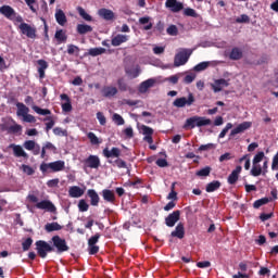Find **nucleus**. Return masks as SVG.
Here are the masks:
<instances>
[{
    "mask_svg": "<svg viewBox=\"0 0 278 278\" xmlns=\"http://www.w3.org/2000/svg\"><path fill=\"white\" fill-rule=\"evenodd\" d=\"M51 242L52 245L49 244V242L45 241V240H39L36 241V251L39 255V257H41L42 260H45V257H47L48 253H53L56 251V253L60 255L62 253H66V251H68V249H71L68 247V244L66 243V239H63L60 236H53L51 238Z\"/></svg>",
    "mask_w": 278,
    "mask_h": 278,
    "instance_id": "nucleus-1",
    "label": "nucleus"
},
{
    "mask_svg": "<svg viewBox=\"0 0 278 278\" xmlns=\"http://www.w3.org/2000/svg\"><path fill=\"white\" fill-rule=\"evenodd\" d=\"M102 155L109 160L108 163L112 164V166H117V168H127V162L121 159V150L117 147H113L111 150L109 148H104Z\"/></svg>",
    "mask_w": 278,
    "mask_h": 278,
    "instance_id": "nucleus-2",
    "label": "nucleus"
},
{
    "mask_svg": "<svg viewBox=\"0 0 278 278\" xmlns=\"http://www.w3.org/2000/svg\"><path fill=\"white\" fill-rule=\"evenodd\" d=\"M207 125H212V119L195 115L186 119L184 129H194V127H205Z\"/></svg>",
    "mask_w": 278,
    "mask_h": 278,
    "instance_id": "nucleus-3",
    "label": "nucleus"
},
{
    "mask_svg": "<svg viewBox=\"0 0 278 278\" xmlns=\"http://www.w3.org/2000/svg\"><path fill=\"white\" fill-rule=\"evenodd\" d=\"M190 55H192V52H188V50H182L178 52L174 58V66L179 67L188 64Z\"/></svg>",
    "mask_w": 278,
    "mask_h": 278,
    "instance_id": "nucleus-4",
    "label": "nucleus"
},
{
    "mask_svg": "<svg viewBox=\"0 0 278 278\" xmlns=\"http://www.w3.org/2000/svg\"><path fill=\"white\" fill-rule=\"evenodd\" d=\"M18 29L23 36H25L26 38H30V40H35L37 31L36 27H33L27 23H22L20 24Z\"/></svg>",
    "mask_w": 278,
    "mask_h": 278,
    "instance_id": "nucleus-5",
    "label": "nucleus"
},
{
    "mask_svg": "<svg viewBox=\"0 0 278 278\" xmlns=\"http://www.w3.org/2000/svg\"><path fill=\"white\" fill-rule=\"evenodd\" d=\"M194 101H195L194 94L192 92H190L188 94V98H186V97L177 98L173 104L175 108H186V105H188V108H190V105H192L194 103Z\"/></svg>",
    "mask_w": 278,
    "mask_h": 278,
    "instance_id": "nucleus-6",
    "label": "nucleus"
},
{
    "mask_svg": "<svg viewBox=\"0 0 278 278\" xmlns=\"http://www.w3.org/2000/svg\"><path fill=\"white\" fill-rule=\"evenodd\" d=\"M181 218V211L177 210L170 213L167 217H165L166 227H175L179 219Z\"/></svg>",
    "mask_w": 278,
    "mask_h": 278,
    "instance_id": "nucleus-7",
    "label": "nucleus"
},
{
    "mask_svg": "<svg viewBox=\"0 0 278 278\" xmlns=\"http://www.w3.org/2000/svg\"><path fill=\"white\" fill-rule=\"evenodd\" d=\"M36 207L37 210H46V212H51L52 214H54V212H56L58 210L55 207V204H53V202L49 200H42L40 202H37Z\"/></svg>",
    "mask_w": 278,
    "mask_h": 278,
    "instance_id": "nucleus-8",
    "label": "nucleus"
},
{
    "mask_svg": "<svg viewBox=\"0 0 278 278\" xmlns=\"http://www.w3.org/2000/svg\"><path fill=\"white\" fill-rule=\"evenodd\" d=\"M85 166L87 168H99L101 166V159L91 154L85 160Z\"/></svg>",
    "mask_w": 278,
    "mask_h": 278,
    "instance_id": "nucleus-9",
    "label": "nucleus"
},
{
    "mask_svg": "<svg viewBox=\"0 0 278 278\" xmlns=\"http://www.w3.org/2000/svg\"><path fill=\"white\" fill-rule=\"evenodd\" d=\"M101 94L105 99H112V97H116V94H118V89L114 86H104L101 89Z\"/></svg>",
    "mask_w": 278,
    "mask_h": 278,
    "instance_id": "nucleus-10",
    "label": "nucleus"
},
{
    "mask_svg": "<svg viewBox=\"0 0 278 278\" xmlns=\"http://www.w3.org/2000/svg\"><path fill=\"white\" fill-rule=\"evenodd\" d=\"M172 238H178V240H184L186 238V228L184 223L177 224L175 230L170 232Z\"/></svg>",
    "mask_w": 278,
    "mask_h": 278,
    "instance_id": "nucleus-11",
    "label": "nucleus"
},
{
    "mask_svg": "<svg viewBox=\"0 0 278 278\" xmlns=\"http://www.w3.org/2000/svg\"><path fill=\"white\" fill-rule=\"evenodd\" d=\"M0 14L9 18V21H14V16H16V11L10 5H2L0 7Z\"/></svg>",
    "mask_w": 278,
    "mask_h": 278,
    "instance_id": "nucleus-12",
    "label": "nucleus"
},
{
    "mask_svg": "<svg viewBox=\"0 0 278 278\" xmlns=\"http://www.w3.org/2000/svg\"><path fill=\"white\" fill-rule=\"evenodd\" d=\"M211 86H212V90L214 92H220L223 90V88H228L229 80H227L225 78L216 79L214 81V84H212Z\"/></svg>",
    "mask_w": 278,
    "mask_h": 278,
    "instance_id": "nucleus-13",
    "label": "nucleus"
},
{
    "mask_svg": "<svg viewBox=\"0 0 278 278\" xmlns=\"http://www.w3.org/2000/svg\"><path fill=\"white\" fill-rule=\"evenodd\" d=\"M240 173H242V166L238 165L228 176L227 181L230 186H235V184L238 182V179L240 178Z\"/></svg>",
    "mask_w": 278,
    "mask_h": 278,
    "instance_id": "nucleus-14",
    "label": "nucleus"
},
{
    "mask_svg": "<svg viewBox=\"0 0 278 278\" xmlns=\"http://www.w3.org/2000/svg\"><path fill=\"white\" fill-rule=\"evenodd\" d=\"M251 122H243L239 124L230 131V137L238 136V134H243V131H247V129H251Z\"/></svg>",
    "mask_w": 278,
    "mask_h": 278,
    "instance_id": "nucleus-15",
    "label": "nucleus"
},
{
    "mask_svg": "<svg viewBox=\"0 0 278 278\" xmlns=\"http://www.w3.org/2000/svg\"><path fill=\"white\" fill-rule=\"evenodd\" d=\"M165 5L169 8L172 12H181V10H184V3L177 0H166Z\"/></svg>",
    "mask_w": 278,
    "mask_h": 278,
    "instance_id": "nucleus-16",
    "label": "nucleus"
},
{
    "mask_svg": "<svg viewBox=\"0 0 278 278\" xmlns=\"http://www.w3.org/2000/svg\"><path fill=\"white\" fill-rule=\"evenodd\" d=\"M87 197H89L90 205H92V207H97L99 205V201H101V198L99 197V193H97L94 189H88Z\"/></svg>",
    "mask_w": 278,
    "mask_h": 278,
    "instance_id": "nucleus-17",
    "label": "nucleus"
},
{
    "mask_svg": "<svg viewBox=\"0 0 278 278\" xmlns=\"http://www.w3.org/2000/svg\"><path fill=\"white\" fill-rule=\"evenodd\" d=\"M61 101H65V103L61 104L63 112H73V104L71 103V98L66 93H62L60 96Z\"/></svg>",
    "mask_w": 278,
    "mask_h": 278,
    "instance_id": "nucleus-18",
    "label": "nucleus"
},
{
    "mask_svg": "<svg viewBox=\"0 0 278 278\" xmlns=\"http://www.w3.org/2000/svg\"><path fill=\"white\" fill-rule=\"evenodd\" d=\"M102 198L106 203H111L112 205L116 203V194H114V191L110 189L102 190Z\"/></svg>",
    "mask_w": 278,
    "mask_h": 278,
    "instance_id": "nucleus-19",
    "label": "nucleus"
},
{
    "mask_svg": "<svg viewBox=\"0 0 278 278\" xmlns=\"http://www.w3.org/2000/svg\"><path fill=\"white\" fill-rule=\"evenodd\" d=\"M10 149H13V154L15 157H25V160H27V157H29V155H27V152H25V150H23V147H21V146L11 143Z\"/></svg>",
    "mask_w": 278,
    "mask_h": 278,
    "instance_id": "nucleus-20",
    "label": "nucleus"
},
{
    "mask_svg": "<svg viewBox=\"0 0 278 278\" xmlns=\"http://www.w3.org/2000/svg\"><path fill=\"white\" fill-rule=\"evenodd\" d=\"M98 14H99V16H100L101 18H103L104 21H114L115 16H116V15L112 12V10L105 9V8L100 9V10L98 11Z\"/></svg>",
    "mask_w": 278,
    "mask_h": 278,
    "instance_id": "nucleus-21",
    "label": "nucleus"
},
{
    "mask_svg": "<svg viewBox=\"0 0 278 278\" xmlns=\"http://www.w3.org/2000/svg\"><path fill=\"white\" fill-rule=\"evenodd\" d=\"M127 40H129V36L118 34L112 38L111 45L112 47H121L124 42H127Z\"/></svg>",
    "mask_w": 278,
    "mask_h": 278,
    "instance_id": "nucleus-22",
    "label": "nucleus"
},
{
    "mask_svg": "<svg viewBox=\"0 0 278 278\" xmlns=\"http://www.w3.org/2000/svg\"><path fill=\"white\" fill-rule=\"evenodd\" d=\"M68 195L72 199H79V197H84V189H81L79 186H73L68 190Z\"/></svg>",
    "mask_w": 278,
    "mask_h": 278,
    "instance_id": "nucleus-23",
    "label": "nucleus"
},
{
    "mask_svg": "<svg viewBox=\"0 0 278 278\" xmlns=\"http://www.w3.org/2000/svg\"><path fill=\"white\" fill-rule=\"evenodd\" d=\"M228 58H229V60H233V61L242 60V58H243L242 49H240L238 47L232 48Z\"/></svg>",
    "mask_w": 278,
    "mask_h": 278,
    "instance_id": "nucleus-24",
    "label": "nucleus"
},
{
    "mask_svg": "<svg viewBox=\"0 0 278 278\" xmlns=\"http://www.w3.org/2000/svg\"><path fill=\"white\" fill-rule=\"evenodd\" d=\"M37 64H38L39 79H45V71H46V68H49V63H47L45 60L40 59L37 61Z\"/></svg>",
    "mask_w": 278,
    "mask_h": 278,
    "instance_id": "nucleus-25",
    "label": "nucleus"
},
{
    "mask_svg": "<svg viewBox=\"0 0 278 278\" xmlns=\"http://www.w3.org/2000/svg\"><path fill=\"white\" fill-rule=\"evenodd\" d=\"M55 21L61 25V27H64L67 23L66 14L61 9L56 10L55 12Z\"/></svg>",
    "mask_w": 278,
    "mask_h": 278,
    "instance_id": "nucleus-26",
    "label": "nucleus"
},
{
    "mask_svg": "<svg viewBox=\"0 0 278 278\" xmlns=\"http://www.w3.org/2000/svg\"><path fill=\"white\" fill-rule=\"evenodd\" d=\"M45 229H46L47 233H52V231H62L63 226L56 222H53V223L46 224Z\"/></svg>",
    "mask_w": 278,
    "mask_h": 278,
    "instance_id": "nucleus-27",
    "label": "nucleus"
},
{
    "mask_svg": "<svg viewBox=\"0 0 278 278\" xmlns=\"http://www.w3.org/2000/svg\"><path fill=\"white\" fill-rule=\"evenodd\" d=\"M153 86H155V79L149 78L140 84L139 91L147 92V90H149V88H153Z\"/></svg>",
    "mask_w": 278,
    "mask_h": 278,
    "instance_id": "nucleus-28",
    "label": "nucleus"
},
{
    "mask_svg": "<svg viewBox=\"0 0 278 278\" xmlns=\"http://www.w3.org/2000/svg\"><path fill=\"white\" fill-rule=\"evenodd\" d=\"M49 166L52 173H60V170H62L65 167V163L64 161H55L49 163Z\"/></svg>",
    "mask_w": 278,
    "mask_h": 278,
    "instance_id": "nucleus-29",
    "label": "nucleus"
},
{
    "mask_svg": "<svg viewBox=\"0 0 278 278\" xmlns=\"http://www.w3.org/2000/svg\"><path fill=\"white\" fill-rule=\"evenodd\" d=\"M76 31L77 34H79L80 36H84L86 34H90L92 31V26L88 25V24H78L76 26Z\"/></svg>",
    "mask_w": 278,
    "mask_h": 278,
    "instance_id": "nucleus-30",
    "label": "nucleus"
},
{
    "mask_svg": "<svg viewBox=\"0 0 278 278\" xmlns=\"http://www.w3.org/2000/svg\"><path fill=\"white\" fill-rule=\"evenodd\" d=\"M47 151H52V153H56L58 148H55L53 146V143L51 142H46L45 146L41 149V159L45 160L46 155H47Z\"/></svg>",
    "mask_w": 278,
    "mask_h": 278,
    "instance_id": "nucleus-31",
    "label": "nucleus"
},
{
    "mask_svg": "<svg viewBox=\"0 0 278 278\" xmlns=\"http://www.w3.org/2000/svg\"><path fill=\"white\" fill-rule=\"evenodd\" d=\"M16 108H17V116H23V118L29 114V108H27L23 102H17L16 103Z\"/></svg>",
    "mask_w": 278,
    "mask_h": 278,
    "instance_id": "nucleus-32",
    "label": "nucleus"
},
{
    "mask_svg": "<svg viewBox=\"0 0 278 278\" xmlns=\"http://www.w3.org/2000/svg\"><path fill=\"white\" fill-rule=\"evenodd\" d=\"M54 38L59 45H62V42H66V40H68V36H66V31H64L63 29L56 30Z\"/></svg>",
    "mask_w": 278,
    "mask_h": 278,
    "instance_id": "nucleus-33",
    "label": "nucleus"
},
{
    "mask_svg": "<svg viewBox=\"0 0 278 278\" xmlns=\"http://www.w3.org/2000/svg\"><path fill=\"white\" fill-rule=\"evenodd\" d=\"M270 201H273V198L258 199V200L254 201L253 207H254V210H260V207H262V205H266V204L270 203Z\"/></svg>",
    "mask_w": 278,
    "mask_h": 278,
    "instance_id": "nucleus-34",
    "label": "nucleus"
},
{
    "mask_svg": "<svg viewBox=\"0 0 278 278\" xmlns=\"http://www.w3.org/2000/svg\"><path fill=\"white\" fill-rule=\"evenodd\" d=\"M151 21V17L144 16L139 18L140 25H146L143 29L146 31H149V29H153V23H149Z\"/></svg>",
    "mask_w": 278,
    "mask_h": 278,
    "instance_id": "nucleus-35",
    "label": "nucleus"
},
{
    "mask_svg": "<svg viewBox=\"0 0 278 278\" xmlns=\"http://www.w3.org/2000/svg\"><path fill=\"white\" fill-rule=\"evenodd\" d=\"M220 188V182L218 180H213L206 185V192H216Z\"/></svg>",
    "mask_w": 278,
    "mask_h": 278,
    "instance_id": "nucleus-36",
    "label": "nucleus"
},
{
    "mask_svg": "<svg viewBox=\"0 0 278 278\" xmlns=\"http://www.w3.org/2000/svg\"><path fill=\"white\" fill-rule=\"evenodd\" d=\"M105 48H91L88 50V55H91L92 58H97V55H103L105 53Z\"/></svg>",
    "mask_w": 278,
    "mask_h": 278,
    "instance_id": "nucleus-37",
    "label": "nucleus"
},
{
    "mask_svg": "<svg viewBox=\"0 0 278 278\" xmlns=\"http://www.w3.org/2000/svg\"><path fill=\"white\" fill-rule=\"evenodd\" d=\"M77 12H78L79 16H81V18H83L84 21H87V23L92 22V17L90 16V14H88V13L86 12V10H85L84 8L78 7V8H77Z\"/></svg>",
    "mask_w": 278,
    "mask_h": 278,
    "instance_id": "nucleus-38",
    "label": "nucleus"
},
{
    "mask_svg": "<svg viewBox=\"0 0 278 278\" xmlns=\"http://www.w3.org/2000/svg\"><path fill=\"white\" fill-rule=\"evenodd\" d=\"M33 110L34 112H36V114H39L40 116H49V114H51V110L41 109L40 106H37V105H34Z\"/></svg>",
    "mask_w": 278,
    "mask_h": 278,
    "instance_id": "nucleus-39",
    "label": "nucleus"
},
{
    "mask_svg": "<svg viewBox=\"0 0 278 278\" xmlns=\"http://www.w3.org/2000/svg\"><path fill=\"white\" fill-rule=\"evenodd\" d=\"M212 173V167L206 166L203 167L202 169L198 170L195 173L197 177H210V174Z\"/></svg>",
    "mask_w": 278,
    "mask_h": 278,
    "instance_id": "nucleus-40",
    "label": "nucleus"
},
{
    "mask_svg": "<svg viewBox=\"0 0 278 278\" xmlns=\"http://www.w3.org/2000/svg\"><path fill=\"white\" fill-rule=\"evenodd\" d=\"M87 138H88V140H90L91 144H101V142H102L99 139V137H97V135H94V132H88Z\"/></svg>",
    "mask_w": 278,
    "mask_h": 278,
    "instance_id": "nucleus-41",
    "label": "nucleus"
},
{
    "mask_svg": "<svg viewBox=\"0 0 278 278\" xmlns=\"http://www.w3.org/2000/svg\"><path fill=\"white\" fill-rule=\"evenodd\" d=\"M79 47L75 45H68L67 46V53L68 55H79Z\"/></svg>",
    "mask_w": 278,
    "mask_h": 278,
    "instance_id": "nucleus-42",
    "label": "nucleus"
},
{
    "mask_svg": "<svg viewBox=\"0 0 278 278\" xmlns=\"http://www.w3.org/2000/svg\"><path fill=\"white\" fill-rule=\"evenodd\" d=\"M7 130L9 134H21V131H23V126L15 124L10 126Z\"/></svg>",
    "mask_w": 278,
    "mask_h": 278,
    "instance_id": "nucleus-43",
    "label": "nucleus"
},
{
    "mask_svg": "<svg viewBox=\"0 0 278 278\" xmlns=\"http://www.w3.org/2000/svg\"><path fill=\"white\" fill-rule=\"evenodd\" d=\"M208 66H210V62L204 61V62L197 64L193 67V71H195L197 73H201V71H205Z\"/></svg>",
    "mask_w": 278,
    "mask_h": 278,
    "instance_id": "nucleus-44",
    "label": "nucleus"
},
{
    "mask_svg": "<svg viewBox=\"0 0 278 278\" xmlns=\"http://www.w3.org/2000/svg\"><path fill=\"white\" fill-rule=\"evenodd\" d=\"M242 162H245L244 168L245 170H249V168H251V159H249V154H244L242 157L239 159V163L242 164Z\"/></svg>",
    "mask_w": 278,
    "mask_h": 278,
    "instance_id": "nucleus-45",
    "label": "nucleus"
},
{
    "mask_svg": "<svg viewBox=\"0 0 278 278\" xmlns=\"http://www.w3.org/2000/svg\"><path fill=\"white\" fill-rule=\"evenodd\" d=\"M43 121H48V123H46V131H51V129H53L55 125V121L53 119V117L48 116Z\"/></svg>",
    "mask_w": 278,
    "mask_h": 278,
    "instance_id": "nucleus-46",
    "label": "nucleus"
},
{
    "mask_svg": "<svg viewBox=\"0 0 278 278\" xmlns=\"http://www.w3.org/2000/svg\"><path fill=\"white\" fill-rule=\"evenodd\" d=\"M262 166L260 165H253L252 169L250 172V174L252 175V177H260V175H262Z\"/></svg>",
    "mask_w": 278,
    "mask_h": 278,
    "instance_id": "nucleus-47",
    "label": "nucleus"
},
{
    "mask_svg": "<svg viewBox=\"0 0 278 278\" xmlns=\"http://www.w3.org/2000/svg\"><path fill=\"white\" fill-rule=\"evenodd\" d=\"M31 244H34V239H31V237H28V238L22 243V249H23V251H29V249H31Z\"/></svg>",
    "mask_w": 278,
    "mask_h": 278,
    "instance_id": "nucleus-48",
    "label": "nucleus"
},
{
    "mask_svg": "<svg viewBox=\"0 0 278 278\" xmlns=\"http://www.w3.org/2000/svg\"><path fill=\"white\" fill-rule=\"evenodd\" d=\"M89 208H90V205L88 204V202H86V200H79L78 202L79 212H88Z\"/></svg>",
    "mask_w": 278,
    "mask_h": 278,
    "instance_id": "nucleus-49",
    "label": "nucleus"
},
{
    "mask_svg": "<svg viewBox=\"0 0 278 278\" xmlns=\"http://www.w3.org/2000/svg\"><path fill=\"white\" fill-rule=\"evenodd\" d=\"M113 122L115 123V125H125V119L123 118V116H121V114L114 113L113 114Z\"/></svg>",
    "mask_w": 278,
    "mask_h": 278,
    "instance_id": "nucleus-50",
    "label": "nucleus"
},
{
    "mask_svg": "<svg viewBox=\"0 0 278 278\" xmlns=\"http://www.w3.org/2000/svg\"><path fill=\"white\" fill-rule=\"evenodd\" d=\"M24 149H26V151H34L36 149V141H34V140L25 141Z\"/></svg>",
    "mask_w": 278,
    "mask_h": 278,
    "instance_id": "nucleus-51",
    "label": "nucleus"
},
{
    "mask_svg": "<svg viewBox=\"0 0 278 278\" xmlns=\"http://www.w3.org/2000/svg\"><path fill=\"white\" fill-rule=\"evenodd\" d=\"M212 149H216V144L214 143L202 144L199 147L198 151L200 152L212 151Z\"/></svg>",
    "mask_w": 278,
    "mask_h": 278,
    "instance_id": "nucleus-52",
    "label": "nucleus"
},
{
    "mask_svg": "<svg viewBox=\"0 0 278 278\" xmlns=\"http://www.w3.org/2000/svg\"><path fill=\"white\" fill-rule=\"evenodd\" d=\"M185 16H191L192 18H197L199 14H197V11L194 9L187 8L184 11Z\"/></svg>",
    "mask_w": 278,
    "mask_h": 278,
    "instance_id": "nucleus-53",
    "label": "nucleus"
},
{
    "mask_svg": "<svg viewBox=\"0 0 278 278\" xmlns=\"http://www.w3.org/2000/svg\"><path fill=\"white\" fill-rule=\"evenodd\" d=\"M99 238H101V233L97 232L94 236H92L88 240V247H92V245L97 244V242H99Z\"/></svg>",
    "mask_w": 278,
    "mask_h": 278,
    "instance_id": "nucleus-54",
    "label": "nucleus"
},
{
    "mask_svg": "<svg viewBox=\"0 0 278 278\" xmlns=\"http://www.w3.org/2000/svg\"><path fill=\"white\" fill-rule=\"evenodd\" d=\"M262 160H264V152H258L257 154L254 155V159L252 161L253 165H257L260 164V162H262Z\"/></svg>",
    "mask_w": 278,
    "mask_h": 278,
    "instance_id": "nucleus-55",
    "label": "nucleus"
},
{
    "mask_svg": "<svg viewBox=\"0 0 278 278\" xmlns=\"http://www.w3.org/2000/svg\"><path fill=\"white\" fill-rule=\"evenodd\" d=\"M166 33L168 36H177L179 34V29L175 25H170L167 29Z\"/></svg>",
    "mask_w": 278,
    "mask_h": 278,
    "instance_id": "nucleus-56",
    "label": "nucleus"
},
{
    "mask_svg": "<svg viewBox=\"0 0 278 278\" xmlns=\"http://www.w3.org/2000/svg\"><path fill=\"white\" fill-rule=\"evenodd\" d=\"M22 170H23V173H25L26 175H29V176H31V175H34V173H36V170L33 169L31 166L25 165V164L22 165Z\"/></svg>",
    "mask_w": 278,
    "mask_h": 278,
    "instance_id": "nucleus-57",
    "label": "nucleus"
},
{
    "mask_svg": "<svg viewBox=\"0 0 278 278\" xmlns=\"http://www.w3.org/2000/svg\"><path fill=\"white\" fill-rule=\"evenodd\" d=\"M117 86L122 92H127V83L123 78L117 80Z\"/></svg>",
    "mask_w": 278,
    "mask_h": 278,
    "instance_id": "nucleus-58",
    "label": "nucleus"
},
{
    "mask_svg": "<svg viewBox=\"0 0 278 278\" xmlns=\"http://www.w3.org/2000/svg\"><path fill=\"white\" fill-rule=\"evenodd\" d=\"M54 136H68V131L62 129V127L53 128Z\"/></svg>",
    "mask_w": 278,
    "mask_h": 278,
    "instance_id": "nucleus-59",
    "label": "nucleus"
},
{
    "mask_svg": "<svg viewBox=\"0 0 278 278\" xmlns=\"http://www.w3.org/2000/svg\"><path fill=\"white\" fill-rule=\"evenodd\" d=\"M231 127H233L232 123H228L225 128L220 131L218 138H225V136H227V132L229 131V129H231Z\"/></svg>",
    "mask_w": 278,
    "mask_h": 278,
    "instance_id": "nucleus-60",
    "label": "nucleus"
},
{
    "mask_svg": "<svg viewBox=\"0 0 278 278\" xmlns=\"http://www.w3.org/2000/svg\"><path fill=\"white\" fill-rule=\"evenodd\" d=\"M59 185H60V178H54L47 181L48 188H58Z\"/></svg>",
    "mask_w": 278,
    "mask_h": 278,
    "instance_id": "nucleus-61",
    "label": "nucleus"
},
{
    "mask_svg": "<svg viewBox=\"0 0 278 278\" xmlns=\"http://www.w3.org/2000/svg\"><path fill=\"white\" fill-rule=\"evenodd\" d=\"M172 191L168 193L167 199L172 201H177V193L175 192V182L170 187Z\"/></svg>",
    "mask_w": 278,
    "mask_h": 278,
    "instance_id": "nucleus-62",
    "label": "nucleus"
},
{
    "mask_svg": "<svg viewBox=\"0 0 278 278\" xmlns=\"http://www.w3.org/2000/svg\"><path fill=\"white\" fill-rule=\"evenodd\" d=\"M194 79H197V74H188L184 78V84H192V81H194Z\"/></svg>",
    "mask_w": 278,
    "mask_h": 278,
    "instance_id": "nucleus-63",
    "label": "nucleus"
},
{
    "mask_svg": "<svg viewBox=\"0 0 278 278\" xmlns=\"http://www.w3.org/2000/svg\"><path fill=\"white\" fill-rule=\"evenodd\" d=\"M251 18L247 14H242L240 17H237L236 23H249Z\"/></svg>",
    "mask_w": 278,
    "mask_h": 278,
    "instance_id": "nucleus-64",
    "label": "nucleus"
}]
</instances>
